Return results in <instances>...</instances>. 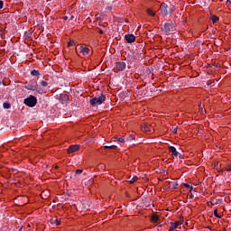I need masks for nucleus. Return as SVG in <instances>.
Returning <instances> with one entry per match:
<instances>
[{
    "instance_id": "obj_29",
    "label": "nucleus",
    "mask_w": 231,
    "mask_h": 231,
    "mask_svg": "<svg viewBox=\"0 0 231 231\" xmlns=\"http://www.w3.org/2000/svg\"><path fill=\"white\" fill-rule=\"evenodd\" d=\"M55 223L57 226L60 225V221L58 218L55 219Z\"/></svg>"
},
{
    "instance_id": "obj_18",
    "label": "nucleus",
    "mask_w": 231,
    "mask_h": 231,
    "mask_svg": "<svg viewBox=\"0 0 231 231\" xmlns=\"http://www.w3.org/2000/svg\"><path fill=\"white\" fill-rule=\"evenodd\" d=\"M31 75L32 76H39L40 72H39V70L33 69L31 71Z\"/></svg>"
},
{
    "instance_id": "obj_31",
    "label": "nucleus",
    "mask_w": 231,
    "mask_h": 231,
    "mask_svg": "<svg viewBox=\"0 0 231 231\" xmlns=\"http://www.w3.org/2000/svg\"><path fill=\"white\" fill-rule=\"evenodd\" d=\"M4 6V2L2 0H0V9H2Z\"/></svg>"
},
{
    "instance_id": "obj_27",
    "label": "nucleus",
    "mask_w": 231,
    "mask_h": 231,
    "mask_svg": "<svg viewBox=\"0 0 231 231\" xmlns=\"http://www.w3.org/2000/svg\"><path fill=\"white\" fill-rule=\"evenodd\" d=\"M171 186L173 189H177L178 188V183L177 182H171Z\"/></svg>"
},
{
    "instance_id": "obj_17",
    "label": "nucleus",
    "mask_w": 231,
    "mask_h": 231,
    "mask_svg": "<svg viewBox=\"0 0 231 231\" xmlns=\"http://www.w3.org/2000/svg\"><path fill=\"white\" fill-rule=\"evenodd\" d=\"M147 14L152 16H155V12L152 9H147Z\"/></svg>"
},
{
    "instance_id": "obj_33",
    "label": "nucleus",
    "mask_w": 231,
    "mask_h": 231,
    "mask_svg": "<svg viewBox=\"0 0 231 231\" xmlns=\"http://www.w3.org/2000/svg\"><path fill=\"white\" fill-rule=\"evenodd\" d=\"M189 188H190L189 192H192V190L194 189V187L193 186H189Z\"/></svg>"
},
{
    "instance_id": "obj_24",
    "label": "nucleus",
    "mask_w": 231,
    "mask_h": 231,
    "mask_svg": "<svg viewBox=\"0 0 231 231\" xmlns=\"http://www.w3.org/2000/svg\"><path fill=\"white\" fill-rule=\"evenodd\" d=\"M75 173H76V175H80L83 173V170L78 169V170H76Z\"/></svg>"
},
{
    "instance_id": "obj_3",
    "label": "nucleus",
    "mask_w": 231,
    "mask_h": 231,
    "mask_svg": "<svg viewBox=\"0 0 231 231\" xmlns=\"http://www.w3.org/2000/svg\"><path fill=\"white\" fill-rule=\"evenodd\" d=\"M37 102H38V99L35 96H29L23 100V104L31 108L36 106Z\"/></svg>"
},
{
    "instance_id": "obj_9",
    "label": "nucleus",
    "mask_w": 231,
    "mask_h": 231,
    "mask_svg": "<svg viewBox=\"0 0 231 231\" xmlns=\"http://www.w3.org/2000/svg\"><path fill=\"white\" fill-rule=\"evenodd\" d=\"M60 100L61 101V104L64 105L69 101V96H68V94H60Z\"/></svg>"
},
{
    "instance_id": "obj_34",
    "label": "nucleus",
    "mask_w": 231,
    "mask_h": 231,
    "mask_svg": "<svg viewBox=\"0 0 231 231\" xmlns=\"http://www.w3.org/2000/svg\"><path fill=\"white\" fill-rule=\"evenodd\" d=\"M62 19L67 21L68 20V16H63Z\"/></svg>"
},
{
    "instance_id": "obj_37",
    "label": "nucleus",
    "mask_w": 231,
    "mask_h": 231,
    "mask_svg": "<svg viewBox=\"0 0 231 231\" xmlns=\"http://www.w3.org/2000/svg\"><path fill=\"white\" fill-rule=\"evenodd\" d=\"M146 90L152 91V88H146Z\"/></svg>"
},
{
    "instance_id": "obj_21",
    "label": "nucleus",
    "mask_w": 231,
    "mask_h": 231,
    "mask_svg": "<svg viewBox=\"0 0 231 231\" xmlns=\"http://www.w3.org/2000/svg\"><path fill=\"white\" fill-rule=\"evenodd\" d=\"M116 139H117V141H118L119 143H125L124 136H123V137H120V138H116Z\"/></svg>"
},
{
    "instance_id": "obj_38",
    "label": "nucleus",
    "mask_w": 231,
    "mask_h": 231,
    "mask_svg": "<svg viewBox=\"0 0 231 231\" xmlns=\"http://www.w3.org/2000/svg\"><path fill=\"white\" fill-rule=\"evenodd\" d=\"M104 32H103V31H99V34H103Z\"/></svg>"
},
{
    "instance_id": "obj_28",
    "label": "nucleus",
    "mask_w": 231,
    "mask_h": 231,
    "mask_svg": "<svg viewBox=\"0 0 231 231\" xmlns=\"http://www.w3.org/2000/svg\"><path fill=\"white\" fill-rule=\"evenodd\" d=\"M226 171L227 172H230L231 171V166L230 165H227L226 168Z\"/></svg>"
},
{
    "instance_id": "obj_4",
    "label": "nucleus",
    "mask_w": 231,
    "mask_h": 231,
    "mask_svg": "<svg viewBox=\"0 0 231 231\" xmlns=\"http://www.w3.org/2000/svg\"><path fill=\"white\" fill-rule=\"evenodd\" d=\"M79 51V53H81L83 56H88L90 52V49L84 46H76V52Z\"/></svg>"
},
{
    "instance_id": "obj_7",
    "label": "nucleus",
    "mask_w": 231,
    "mask_h": 231,
    "mask_svg": "<svg viewBox=\"0 0 231 231\" xmlns=\"http://www.w3.org/2000/svg\"><path fill=\"white\" fill-rule=\"evenodd\" d=\"M182 223H183V217L180 216V220L171 223L170 231H174L175 229H177L179 226L182 225Z\"/></svg>"
},
{
    "instance_id": "obj_6",
    "label": "nucleus",
    "mask_w": 231,
    "mask_h": 231,
    "mask_svg": "<svg viewBox=\"0 0 231 231\" xmlns=\"http://www.w3.org/2000/svg\"><path fill=\"white\" fill-rule=\"evenodd\" d=\"M127 65L124 61H117L116 62L115 71L120 72L123 71Z\"/></svg>"
},
{
    "instance_id": "obj_13",
    "label": "nucleus",
    "mask_w": 231,
    "mask_h": 231,
    "mask_svg": "<svg viewBox=\"0 0 231 231\" xmlns=\"http://www.w3.org/2000/svg\"><path fill=\"white\" fill-rule=\"evenodd\" d=\"M26 89L34 91L37 90V87L36 85H27Z\"/></svg>"
},
{
    "instance_id": "obj_20",
    "label": "nucleus",
    "mask_w": 231,
    "mask_h": 231,
    "mask_svg": "<svg viewBox=\"0 0 231 231\" xmlns=\"http://www.w3.org/2000/svg\"><path fill=\"white\" fill-rule=\"evenodd\" d=\"M213 214H214V217H216L217 218H221V216H219L217 213V209H214Z\"/></svg>"
},
{
    "instance_id": "obj_22",
    "label": "nucleus",
    "mask_w": 231,
    "mask_h": 231,
    "mask_svg": "<svg viewBox=\"0 0 231 231\" xmlns=\"http://www.w3.org/2000/svg\"><path fill=\"white\" fill-rule=\"evenodd\" d=\"M106 149H111V150H116L117 149V146L116 145H111V146H105Z\"/></svg>"
},
{
    "instance_id": "obj_35",
    "label": "nucleus",
    "mask_w": 231,
    "mask_h": 231,
    "mask_svg": "<svg viewBox=\"0 0 231 231\" xmlns=\"http://www.w3.org/2000/svg\"><path fill=\"white\" fill-rule=\"evenodd\" d=\"M189 199H194V195L193 194L189 195Z\"/></svg>"
},
{
    "instance_id": "obj_11",
    "label": "nucleus",
    "mask_w": 231,
    "mask_h": 231,
    "mask_svg": "<svg viewBox=\"0 0 231 231\" xmlns=\"http://www.w3.org/2000/svg\"><path fill=\"white\" fill-rule=\"evenodd\" d=\"M169 151H170V152H171L172 155H174L176 157L180 156V158L181 157V153H179V152H177L175 147H173V146L169 147Z\"/></svg>"
},
{
    "instance_id": "obj_36",
    "label": "nucleus",
    "mask_w": 231,
    "mask_h": 231,
    "mask_svg": "<svg viewBox=\"0 0 231 231\" xmlns=\"http://www.w3.org/2000/svg\"><path fill=\"white\" fill-rule=\"evenodd\" d=\"M74 18H75L74 15H71V17H70L69 20L71 21V20H73Z\"/></svg>"
},
{
    "instance_id": "obj_40",
    "label": "nucleus",
    "mask_w": 231,
    "mask_h": 231,
    "mask_svg": "<svg viewBox=\"0 0 231 231\" xmlns=\"http://www.w3.org/2000/svg\"><path fill=\"white\" fill-rule=\"evenodd\" d=\"M68 195H69V196H71V194H70V193H68Z\"/></svg>"
},
{
    "instance_id": "obj_26",
    "label": "nucleus",
    "mask_w": 231,
    "mask_h": 231,
    "mask_svg": "<svg viewBox=\"0 0 231 231\" xmlns=\"http://www.w3.org/2000/svg\"><path fill=\"white\" fill-rule=\"evenodd\" d=\"M138 177H134L131 180L130 183H134V181H137Z\"/></svg>"
},
{
    "instance_id": "obj_32",
    "label": "nucleus",
    "mask_w": 231,
    "mask_h": 231,
    "mask_svg": "<svg viewBox=\"0 0 231 231\" xmlns=\"http://www.w3.org/2000/svg\"><path fill=\"white\" fill-rule=\"evenodd\" d=\"M183 186L186 187V188H190V185L187 184V183H183Z\"/></svg>"
},
{
    "instance_id": "obj_10",
    "label": "nucleus",
    "mask_w": 231,
    "mask_h": 231,
    "mask_svg": "<svg viewBox=\"0 0 231 231\" xmlns=\"http://www.w3.org/2000/svg\"><path fill=\"white\" fill-rule=\"evenodd\" d=\"M80 149V145L76 144V145H71L70 147H69L68 149V153L71 154L77 151H79Z\"/></svg>"
},
{
    "instance_id": "obj_41",
    "label": "nucleus",
    "mask_w": 231,
    "mask_h": 231,
    "mask_svg": "<svg viewBox=\"0 0 231 231\" xmlns=\"http://www.w3.org/2000/svg\"><path fill=\"white\" fill-rule=\"evenodd\" d=\"M120 23H123L122 21H120Z\"/></svg>"
},
{
    "instance_id": "obj_5",
    "label": "nucleus",
    "mask_w": 231,
    "mask_h": 231,
    "mask_svg": "<svg viewBox=\"0 0 231 231\" xmlns=\"http://www.w3.org/2000/svg\"><path fill=\"white\" fill-rule=\"evenodd\" d=\"M174 27L175 26L173 23H166L162 30L164 32L166 35H169L170 32L173 31Z\"/></svg>"
},
{
    "instance_id": "obj_15",
    "label": "nucleus",
    "mask_w": 231,
    "mask_h": 231,
    "mask_svg": "<svg viewBox=\"0 0 231 231\" xmlns=\"http://www.w3.org/2000/svg\"><path fill=\"white\" fill-rule=\"evenodd\" d=\"M210 20L212 21L213 23H216L219 20V18L217 16L212 15L210 17Z\"/></svg>"
},
{
    "instance_id": "obj_30",
    "label": "nucleus",
    "mask_w": 231,
    "mask_h": 231,
    "mask_svg": "<svg viewBox=\"0 0 231 231\" xmlns=\"http://www.w3.org/2000/svg\"><path fill=\"white\" fill-rule=\"evenodd\" d=\"M177 130H178V127L176 126V127H172V129H171V131L173 132V133H177Z\"/></svg>"
},
{
    "instance_id": "obj_25",
    "label": "nucleus",
    "mask_w": 231,
    "mask_h": 231,
    "mask_svg": "<svg viewBox=\"0 0 231 231\" xmlns=\"http://www.w3.org/2000/svg\"><path fill=\"white\" fill-rule=\"evenodd\" d=\"M42 87H47L48 86V83L44 80H42L41 83H40Z\"/></svg>"
},
{
    "instance_id": "obj_1",
    "label": "nucleus",
    "mask_w": 231,
    "mask_h": 231,
    "mask_svg": "<svg viewBox=\"0 0 231 231\" xmlns=\"http://www.w3.org/2000/svg\"><path fill=\"white\" fill-rule=\"evenodd\" d=\"M175 11V6L171 5H168L165 3L161 4V15L167 16L171 14Z\"/></svg>"
},
{
    "instance_id": "obj_14",
    "label": "nucleus",
    "mask_w": 231,
    "mask_h": 231,
    "mask_svg": "<svg viewBox=\"0 0 231 231\" xmlns=\"http://www.w3.org/2000/svg\"><path fill=\"white\" fill-rule=\"evenodd\" d=\"M3 107H4V109H10V107H12V105H10V103H8V102H4Z\"/></svg>"
},
{
    "instance_id": "obj_16",
    "label": "nucleus",
    "mask_w": 231,
    "mask_h": 231,
    "mask_svg": "<svg viewBox=\"0 0 231 231\" xmlns=\"http://www.w3.org/2000/svg\"><path fill=\"white\" fill-rule=\"evenodd\" d=\"M142 129L145 132H151V128L147 125H143Z\"/></svg>"
},
{
    "instance_id": "obj_39",
    "label": "nucleus",
    "mask_w": 231,
    "mask_h": 231,
    "mask_svg": "<svg viewBox=\"0 0 231 231\" xmlns=\"http://www.w3.org/2000/svg\"><path fill=\"white\" fill-rule=\"evenodd\" d=\"M227 3H230V5H231V0H227Z\"/></svg>"
},
{
    "instance_id": "obj_2",
    "label": "nucleus",
    "mask_w": 231,
    "mask_h": 231,
    "mask_svg": "<svg viewBox=\"0 0 231 231\" xmlns=\"http://www.w3.org/2000/svg\"><path fill=\"white\" fill-rule=\"evenodd\" d=\"M106 97L105 96V94H99V96L92 97L89 103L91 106H101L103 102L106 101Z\"/></svg>"
},
{
    "instance_id": "obj_42",
    "label": "nucleus",
    "mask_w": 231,
    "mask_h": 231,
    "mask_svg": "<svg viewBox=\"0 0 231 231\" xmlns=\"http://www.w3.org/2000/svg\"><path fill=\"white\" fill-rule=\"evenodd\" d=\"M0 85H1V80H0Z\"/></svg>"
},
{
    "instance_id": "obj_12",
    "label": "nucleus",
    "mask_w": 231,
    "mask_h": 231,
    "mask_svg": "<svg viewBox=\"0 0 231 231\" xmlns=\"http://www.w3.org/2000/svg\"><path fill=\"white\" fill-rule=\"evenodd\" d=\"M151 221H152V223H157V222L159 221V216H158V215H152V216L151 217Z\"/></svg>"
},
{
    "instance_id": "obj_8",
    "label": "nucleus",
    "mask_w": 231,
    "mask_h": 231,
    "mask_svg": "<svg viewBox=\"0 0 231 231\" xmlns=\"http://www.w3.org/2000/svg\"><path fill=\"white\" fill-rule=\"evenodd\" d=\"M125 40L128 43H134L136 41V36H134V34H125Z\"/></svg>"
},
{
    "instance_id": "obj_23",
    "label": "nucleus",
    "mask_w": 231,
    "mask_h": 231,
    "mask_svg": "<svg viewBox=\"0 0 231 231\" xmlns=\"http://www.w3.org/2000/svg\"><path fill=\"white\" fill-rule=\"evenodd\" d=\"M132 140H135V135L134 134L129 135V137L127 138V141H132Z\"/></svg>"
},
{
    "instance_id": "obj_19",
    "label": "nucleus",
    "mask_w": 231,
    "mask_h": 231,
    "mask_svg": "<svg viewBox=\"0 0 231 231\" xmlns=\"http://www.w3.org/2000/svg\"><path fill=\"white\" fill-rule=\"evenodd\" d=\"M69 47H71V46H75L76 45V42L74 40H70L68 43Z\"/></svg>"
}]
</instances>
